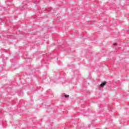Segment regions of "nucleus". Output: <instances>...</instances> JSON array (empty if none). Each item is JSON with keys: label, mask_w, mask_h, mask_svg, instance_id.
Wrapping results in <instances>:
<instances>
[{"label": "nucleus", "mask_w": 129, "mask_h": 129, "mask_svg": "<svg viewBox=\"0 0 129 129\" xmlns=\"http://www.w3.org/2000/svg\"><path fill=\"white\" fill-rule=\"evenodd\" d=\"M64 97H67V98L69 97V95H64Z\"/></svg>", "instance_id": "f03ea898"}, {"label": "nucleus", "mask_w": 129, "mask_h": 129, "mask_svg": "<svg viewBox=\"0 0 129 129\" xmlns=\"http://www.w3.org/2000/svg\"><path fill=\"white\" fill-rule=\"evenodd\" d=\"M106 85V82H104L103 83H101L100 84L101 87H104Z\"/></svg>", "instance_id": "f257e3e1"}, {"label": "nucleus", "mask_w": 129, "mask_h": 129, "mask_svg": "<svg viewBox=\"0 0 129 129\" xmlns=\"http://www.w3.org/2000/svg\"><path fill=\"white\" fill-rule=\"evenodd\" d=\"M114 46H116V43H114Z\"/></svg>", "instance_id": "7ed1b4c3"}]
</instances>
